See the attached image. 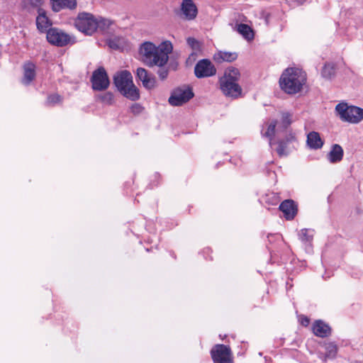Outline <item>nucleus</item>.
Masks as SVG:
<instances>
[{
  "instance_id": "1",
  "label": "nucleus",
  "mask_w": 363,
  "mask_h": 363,
  "mask_svg": "<svg viewBox=\"0 0 363 363\" xmlns=\"http://www.w3.org/2000/svg\"><path fill=\"white\" fill-rule=\"evenodd\" d=\"M173 45L169 40L161 43L158 46L150 42L144 43L140 47L143 62L149 67H163L169 60Z\"/></svg>"
},
{
  "instance_id": "2",
  "label": "nucleus",
  "mask_w": 363,
  "mask_h": 363,
  "mask_svg": "<svg viewBox=\"0 0 363 363\" xmlns=\"http://www.w3.org/2000/svg\"><path fill=\"white\" fill-rule=\"evenodd\" d=\"M306 82V74L296 67L286 69L279 79L281 89L289 94L298 93Z\"/></svg>"
},
{
  "instance_id": "3",
  "label": "nucleus",
  "mask_w": 363,
  "mask_h": 363,
  "mask_svg": "<svg viewBox=\"0 0 363 363\" xmlns=\"http://www.w3.org/2000/svg\"><path fill=\"white\" fill-rule=\"evenodd\" d=\"M240 74L236 68L225 70L223 77L219 79L220 89L227 97L238 99L242 94V88L238 84Z\"/></svg>"
},
{
  "instance_id": "4",
  "label": "nucleus",
  "mask_w": 363,
  "mask_h": 363,
  "mask_svg": "<svg viewBox=\"0 0 363 363\" xmlns=\"http://www.w3.org/2000/svg\"><path fill=\"white\" fill-rule=\"evenodd\" d=\"M113 82L123 96L131 101L139 99V89L133 84V77L128 71L117 73L113 77Z\"/></svg>"
},
{
  "instance_id": "5",
  "label": "nucleus",
  "mask_w": 363,
  "mask_h": 363,
  "mask_svg": "<svg viewBox=\"0 0 363 363\" xmlns=\"http://www.w3.org/2000/svg\"><path fill=\"white\" fill-rule=\"evenodd\" d=\"M74 26L79 31L91 35L96 30L99 21L91 13L82 12L78 14L74 21Z\"/></svg>"
},
{
  "instance_id": "6",
  "label": "nucleus",
  "mask_w": 363,
  "mask_h": 363,
  "mask_svg": "<svg viewBox=\"0 0 363 363\" xmlns=\"http://www.w3.org/2000/svg\"><path fill=\"white\" fill-rule=\"evenodd\" d=\"M335 110L344 121L358 123L363 119V109L361 108L348 106L346 104H338Z\"/></svg>"
},
{
  "instance_id": "7",
  "label": "nucleus",
  "mask_w": 363,
  "mask_h": 363,
  "mask_svg": "<svg viewBox=\"0 0 363 363\" xmlns=\"http://www.w3.org/2000/svg\"><path fill=\"white\" fill-rule=\"evenodd\" d=\"M46 38L50 44L58 47L65 46L72 42V37L69 35L56 28L48 29Z\"/></svg>"
},
{
  "instance_id": "8",
  "label": "nucleus",
  "mask_w": 363,
  "mask_h": 363,
  "mask_svg": "<svg viewBox=\"0 0 363 363\" xmlns=\"http://www.w3.org/2000/svg\"><path fill=\"white\" fill-rule=\"evenodd\" d=\"M193 97L194 93L191 89L189 87H179L172 92L168 101L172 106H179L188 102Z\"/></svg>"
},
{
  "instance_id": "9",
  "label": "nucleus",
  "mask_w": 363,
  "mask_h": 363,
  "mask_svg": "<svg viewBox=\"0 0 363 363\" xmlns=\"http://www.w3.org/2000/svg\"><path fill=\"white\" fill-rule=\"evenodd\" d=\"M92 89L96 91H104L108 89L110 81L105 69L102 67L96 69L91 77Z\"/></svg>"
},
{
  "instance_id": "10",
  "label": "nucleus",
  "mask_w": 363,
  "mask_h": 363,
  "mask_svg": "<svg viewBox=\"0 0 363 363\" xmlns=\"http://www.w3.org/2000/svg\"><path fill=\"white\" fill-rule=\"evenodd\" d=\"M214 363H230L231 362V351L225 345H216L211 351Z\"/></svg>"
},
{
  "instance_id": "11",
  "label": "nucleus",
  "mask_w": 363,
  "mask_h": 363,
  "mask_svg": "<svg viewBox=\"0 0 363 363\" xmlns=\"http://www.w3.org/2000/svg\"><path fill=\"white\" fill-rule=\"evenodd\" d=\"M194 73L196 77H208L216 74V69L209 60H199L195 67Z\"/></svg>"
},
{
  "instance_id": "12",
  "label": "nucleus",
  "mask_w": 363,
  "mask_h": 363,
  "mask_svg": "<svg viewBox=\"0 0 363 363\" xmlns=\"http://www.w3.org/2000/svg\"><path fill=\"white\" fill-rule=\"evenodd\" d=\"M229 26L233 30L239 33L245 39L251 40L254 38L253 30L248 25L238 23V15L229 23Z\"/></svg>"
},
{
  "instance_id": "13",
  "label": "nucleus",
  "mask_w": 363,
  "mask_h": 363,
  "mask_svg": "<svg viewBox=\"0 0 363 363\" xmlns=\"http://www.w3.org/2000/svg\"><path fill=\"white\" fill-rule=\"evenodd\" d=\"M295 141L296 138L291 133L286 135L285 139L280 140L276 150L279 156L284 157L288 155Z\"/></svg>"
},
{
  "instance_id": "14",
  "label": "nucleus",
  "mask_w": 363,
  "mask_h": 363,
  "mask_svg": "<svg viewBox=\"0 0 363 363\" xmlns=\"http://www.w3.org/2000/svg\"><path fill=\"white\" fill-rule=\"evenodd\" d=\"M137 77L142 82V84L147 89H154L156 86V79L154 76L149 74L147 71L142 67L137 69Z\"/></svg>"
},
{
  "instance_id": "15",
  "label": "nucleus",
  "mask_w": 363,
  "mask_h": 363,
  "mask_svg": "<svg viewBox=\"0 0 363 363\" xmlns=\"http://www.w3.org/2000/svg\"><path fill=\"white\" fill-rule=\"evenodd\" d=\"M279 209L287 220H292L297 213V206L294 201L285 200L279 206Z\"/></svg>"
},
{
  "instance_id": "16",
  "label": "nucleus",
  "mask_w": 363,
  "mask_h": 363,
  "mask_svg": "<svg viewBox=\"0 0 363 363\" xmlns=\"http://www.w3.org/2000/svg\"><path fill=\"white\" fill-rule=\"evenodd\" d=\"M181 9L187 20H193L197 15V8L191 0H183Z\"/></svg>"
},
{
  "instance_id": "17",
  "label": "nucleus",
  "mask_w": 363,
  "mask_h": 363,
  "mask_svg": "<svg viewBox=\"0 0 363 363\" xmlns=\"http://www.w3.org/2000/svg\"><path fill=\"white\" fill-rule=\"evenodd\" d=\"M313 332L318 337H325L330 335L331 329L328 325L318 320L313 323Z\"/></svg>"
},
{
  "instance_id": "18",
  "label": "nucleus",
  "mask_w": 363,
  "mask_h": 363,
  "mask_svg": "<svg viewBox=\"0 0 363 363\" xmlns=\"http://www.w3.org/2000/svg\"><path fill=\"white\" fill-rule=\"evenodd\" d=\"M37 28L41 32H45L48 28L51 26L50 20L46 16V12L40 9L38 10V16L36 18Z\"/></svg>"
},
{
  "instance_id": "19",
  "label": "nucleus",
  "mask_w": 363,
  "mask_h": 363,
  "mask_svg": "<svg viewBox=\"0 0 363 363\" xmlns=\"http://www.w3.org/2000/svg\"><path fill=\"white\" fill-rule=\"evenodd\" d=\"M307 145L310 148L317 150L323 145V141L318 132L312 131L307 135Z\"/></svg>"
},
{
  "instance_id": "20",
  "label": "nucleus",
  "mask_w": 363,
  "mask_h": 363,
  "mask_svg": "<svg viewBox=\"0 0 363 363\" xmlns=\"http://www.w3.org/2000/svg\"><path fill=\"white\" fill-rule=\"evenodd\" d=\"M51 5L52 10L55 12L64 9L72 10L77 7V0H59L57 2H52Z\"/></svg>"
},
{
  "instance_id": "21",
  "label": "nucleus",
  "mask_w": 363,
  "mask_h": 363,
  "mask_svg": "<svg viewBox=\"0 0 363 363\" xmlns=\"http://www.w3.org/2000/svg\"><path fill=\"white\" fill-rule=\"evenodd\" d=\"M238 57V54L235 52H226V51H219L216 52L213 59L218 63H221L223 62H231L235 60Z\"/></svg>"
},
{
  "instance_id": "22",
  "label": "nucleus",
  "mask_w": 363,
  "mask_h": 363,
  "mask_svg": "<svg viewBox=\"0 0 363 363\" xmlns=\"http://www.w3.org/2000/svg\"><path fill=\"white\" fill-rule=\"evenodd\" d=\"M343 150L342 147L337 144L332 146L331 150L328 154V159L331 163H337L342 160Z\"/></svg>"
},
{
  "instance_id": "23",
  "label": "nucleus",
  "mask_w": 363,
  "mask_h": 363,
  "mask_svg": "<svg viewBox=\"0 0 363 363\" xmlns=\"http://www.w3.org/2000/svg\"><path fill=\"white\" fill-rule=\"evenodd\" d=\"M35 66L32 63H26L24 65V74L23 78L22 79V83L28 85L35 78Z\"/></svg>"
},
{
  "instance_id": "24",
  "label": "nucleus",
  "mask_w": 363,
  "mask_h": 363,
  "mask_svg": "<svg viewBox=\"0 0 363 363\" xmlns=\"http://www.w3.org/2000/svg\"><path fill=\"white\" fill-rule=\"evenodd\" d=\"M324 347L325 350V359L328 358L333 359L335 357L337 352V347L334 342L325 343L324 345Z\"/></svg>"
},
{
  "instance_id": "25",
  "label": "nucleus",
  "mask_w": 363,
  "mask_h": 363,
  "mask_svg": "<svg viewBox=\"0 0 363 363\" xmlns=\"http://www.w3.org/2000/svg\"><path fill=\"white\" fill-rule=\"evenodd\" d=\"M335 67L333 64L327 63L324 65L322 70V76L326 79H331L335 76Z\"/></svg>"
},
{
  "instance_id": "26",
  "label": "nucleus",
  "mask_w": 363,
  "mask_h": 363,
  "mask_svg": "<svg viewBox=\"0 0 363 363\" xmlns=\"http://www.w3.org/2000/svg\"><path fill=\"white\" fill-rule=\"evenodd\" d=\"M276 127H277V121H272L267 127V131L263 133V135L268 138L269 139V145H272V138L275 134L276 132Z\"/></svg>"
},
{
  "instance_id": "27",
  "label": "nucleus",
  "mask_w": 363,
  "mask_h": 363,
  "mask_svg": "<svg viewBox=\"0 0 363 363\" xmlns=\"http://www.w3.org/2000/svg\"><path fill=\"white\" fill-rule=\"evenodd\" d=\"M96 98L100 102L108 105H111L114 101L113 94L109 91L97 95Z\"/></svg>"
},
{
  "instance_id": "28",
  "label": "nucleus",
  "mask_w": 363,
  "mask_h": 363,
  "mask_svg": "<svg viewBox=\"0 0 363 363\" xmlns=\"http://www.w3.org/2000/svg\"><path fill=\"white\" fill-rule=\"evenodd\" d=\"M291 123V115L289 113H283L281 115V122L278 126L277 130L279 129H286Z\"/></svg>"
},
{
  "instance_id": "29",
  "label": "nucleus",
  "mask_w": 363,
  "mask_h": 363,
  "mask_svg": "<svg viewBox=\"0 0 363 363\" xmlns=\"http://www.w3.org/2000/svg\"><path fill=\"white\" fill-rule=\"evenodd\" d=\"M313 236V231L308 229H302L299 233V238L303 242L311 241Z\"/></svg>"
},
{
  "instance_id": "30",
  "label": "nucleus",
  "mask_w": 363,
  "mask_h": 363,
  "mask_svg": "<svg viewBox=\"0 0 363 363\" xmlns=\"http://www.w3.org/2000/svg\"><path fill=\"white\" fill-rule=\"evenodd\" d=\"M187 44L194 50H197L199 49V42L194 38H188L186 40Z\"/></svg>"
},
{
  "instance_id": "31",
  "label": "nucleus",
  "mask_w": 363,
  "mask_h": 363,
  "mask_svg": "<svg viewBox=\"0 0 363 363\" xmlns=\"http://www.w3.org/2000/svg\"><path fill=\"white\" fill-rule=\"evenodd\" d=\"M61 101L60 96L58 94L50 95L48 97L47 102L49 104H55Z\"/></svg>"
},
{
  "instance_id": "32",
  "label": "nucleus",
  "mask_w": 363,
  "mask_h": 363,
  "mask_svg": "<svg viewBox=\"0 0 363 363\" xmlns=\"http://www.w3.org/2000/svg\"><path fill=\"white\" fill-rule=\"evenodd\" d=\"M143 109V107L138 104H135L130 107L131 112L134 114L140 113Z\"/></svg>"
},
{
  "instance_id": "33",
  "label": "nucleus",
  "mask_w": 363,
  "mask_h": 363,
  "mask_svg": "<svg viewBox=\"0 0 363 363\" xmlns=\"http://www.w3.org/2000/svg\"><path fill=\"white\" fill-rule=\"evenodd\" d=\"M160 67L161 68L157 72V74L159 75L160 78L163 80L167 77L168 70L162 67Z\"/></svg>"
},
{
  "instance_id": "34",
  "label": "nucleus",
  "mask_w": 363,
  "mask_h": 363,
  "mask_svg": "<svg viewBox=\"0 0 363 363\" xmlns=\"http://www.w3.org/2000/svg\"><path fill=\"white\" fill-rule=\"evenodd\" d=\"M109 47L113 49H118V46L114 40H111L108 43Z\"/></svg>"
},
{
  "instance_id": "35",
  "label": "nucleus",
  "mask_w": 363,
  "mask_h": 363,
  "mask_svg": "<svg viewBox=\"0 0 363 363\" xmlns=\"http://www.w3.org/2000/svg\"><path fill=\"white\" fill-rule=\"evenodd\" d=\"M301 323L304 325H307L309 323V319L308 318H304L302 320Z\"/></svg>"
}]
</instances>
